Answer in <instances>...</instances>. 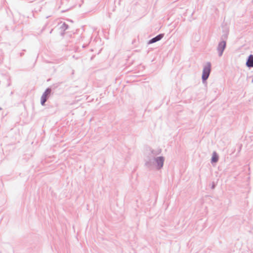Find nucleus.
I'll return each instance as SVG.
<instances>
[{"label":"nucleus","instance_id":"nucleus-5","mask_svg":"<svg viewBox=\"0 0 253 253\" xmlns=\"http://www.w3.org/2000/svg\"><path fill=\"white\" fill-rule=\"evenodd\" d=\"M164 37V35L163 34H160L159 35H158L157 36H156V37L153 38L152 39H151L149 43H154V42H155L157 41H160L161 39H162V38Z\"/></svg>","mask_w":253,"mask_h":253},{"label":"nucleus","instance_id":"nucleus-4","mask_svg":"<svg viewBox=\"0 0 253 253\" xmlns=\"http://www.w3.org/2000/svg\"><path fill=\"white\" fill-rule=\"evenodd\" d=\"M246 65L248 67H253V55H250L246 62Z\"/></svg>","mask_w":253,"mask_h":253},{"label":"nucleus","instance_id":"nucleus-1","mask_svg":"<svg viewBox=\"0 0 253 253\" xmlns=\"http://www.w3.org/2000/svg\"><path fill=\"white\" fill-rule=\"evenodd\" d=\"M211 70V64L209 62L207 63L203 71L202 79L204 81L206 80L208 78Z\"/></svg>","mask_w":253,"mask_h":253},{"label":"nucleus","instance_id":"nucleus-2","mask_svg":"<svg viewBox=\"0 0 253 253\" xmlns=\"http://www.w3.org/2000/svg\"><path fill=\"white\" fill-rule=\"evenodd\" d=\"M51 92L50 89H47L42 94L41 97V103L42 105H44V103L47 100L48 96L49 95Z\"/></svg>","mask_w":253,"mask_h":253},{"label":"nucleus","instance_id":"nucleus-3","mask_svg":"<svg viewBox=\"0 0 253 253\" xmlns=\"http://www.w3.org/2000/svg\"><path fill=\"white\" fill-rule=\"evenodd\" d=\"M225 45L226 42L224 41H222L219 43L218 46V50L220 52V55L222 54V53L225 48Z\"/></svg>","mask_w":253,"mask_h":253},{"label":"nucleus","instance_id":"nucleus-6","mask_svg":"<svg viewBox=\"0 0 253 253\" xmlns=\"http://www.w3.org/2000/svg\"><path fill=\"white\" fill-rule=\"evenodd\" d=\"M156 162L158 164V166L159 168L162 167L164 163V159L163 157H159L156 159Z\"/></svg>","mask_w":253,"mask_h":253},{"label":"nucleus","instance_id":"nucleus-7","mask_svg":"<svg viewBox=\"0 0 253 253\" xmlns=\"http://www.w3.org/2000/svg\"><path fill=\"white\" fill-rule=\"evenodd\" d=\"M218 159V157L217 155V154L215 153H213L212 156V159H211L212 162H214V163H216L217 162Z\"/></svg>","mask_w":253,"mask_h":253}]
</instances>
